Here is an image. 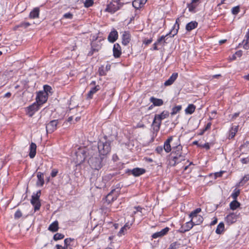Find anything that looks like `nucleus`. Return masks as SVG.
<instances>
[{
	"mask_svg": "<svg viewBox=\"0 0 249 249\" xmlns=\"http://www.w3.org/2000/svg\"><path fill=\"white\" fill-rule=\"evenodd\" d=\"M172 149L174 156L171 163L173 166L185 160L186 154L182 152V146L180 144L179 139L173 136L169 137L164 142V150L166 153H169Z\"/></svg>",
	"mask_w": 249,
	"mask_h": 249,
	"instance_id": "f257e3e1",
	"label": "nucleus"
},
{
	"mask_svg": "<svg viewBox=\"0 0 249 249\" xmlns=\"http://www.w3.org/2000/svg\"><path fill=\"white\" fill-rule=\"evenodd\" d=\"M102 158L100 155H94L89 158L88 162L91 167L94 170H99L102 166Z\"/></svg>",
	"mask_w": 249,
	"mask_h": 249,
	"instance_id": "f03ea898",
	"label": "nucleus"
},
{
	"mask_svg": "<svg viewBox=\"0 0 249 249\" xmlns=\"http://www.w3.org/2000/svg\"><path fill=\"white\" fill-rule=\"evenodd\" d=\"M201 211V209L200 208H197L190 214L189 216L191 218V222L193 223L194 224L199 225L202 222L203 217L198 214Z\"/></svg>",
	"mask_w": 249,
	"mask_h": 249,
	"instance_id": "7ed1b4c3",
	"label": "nucleus"
},
{
	"mask_svg": "<svg viewBox=\"0 0 249 249\" xmlns=\"http://www.w3.org/2000/svg\"><path fill=\"white\" fill-rule=\"evenodd\" d=\"M98 149L100 154L102 155H107L110 151V144L107 142H104L100 141L98 143Z\"/></svg>",
	"mask_w": 249,
	"mask_h": 249,
	"instance_id": "20e7f679",
	"label": "nucleus"
},
{
	"mask_svg": "<svg viewBox=\"0 0 249 249\" xmlns=\"http://www.w3.org/2000/svg\"><path fill=\"white\" fill-rule=\"evenodd\" d=\"M89 153H92V150H89L85 147L79 149L76 153L77 160L79 162L84 161Z\"/></svg>",
	"mask_w": 249,
	"mask_h": 249,
	"instance_id": "39448f33",
	"label": "nucleus"
},
{
	"mask_svg": "<svg viewBox=\"0 0 249 249\" xmlns=\"http://www.w3.org/2000/svg\"><path fill=\"white\" fill-rule=\"evenodd\" d=\"M40 191H38L36 192L35 195H33L32 196L31 202L32 204L34 206L35 211L38 210L41 206V203L39 201V197L40 196Z\"/></svg>",
	"mask_w": 249,
	"mask_h": 249,
	"instance_id": "423d86ee",
	"label": "nucleus"
},
{
	"mask_svg": "<svg viewBox=\"0 0 249 249\" xmlns=\"http://www.w3.org/2000/svg\"><path fill=\"white\" fill-rule=\"evenodd\" d=\"M48 97V93H46L45 91H40L37 93L36 97V103L41 106L47 101Z\"/></svg>",
	"mask_w": 249,
	"mask_h": 249,
	"instance_id": "0eeeda50",
	"label": "nucleus"
},
{
	"mask_svg": "<svg viewBox=\"0 0 249 249\" xmlns=\"http://www.w3.org/2000/svg\"><path fill=\"white\" fill-rule=\"evenodd\" d=\"M239 217L240 213H231L225 217V221L228 225H231L235 223Z\"/></svg>",
	"mask_w": 249,
	"mask_h": 249,
	"instance_id": "6e6552de",
	"label": "nucleus"
},
{
	"mask_svg": "<svg viewBox=\"0 0 249 249\" xmlns=\"http://www.w3.org/2000/svg\"><path fill=\"white\" fill-rule=\"evenodd\" d=\"M119 195V190L118 189H113L106 196V201L108 203H110L116 200Z\"/></svg>",
	"mask_w": 249,
	"mask_h": 249,
	"instance_id": "1a4fd4ad",
	"label": "nucleus"
},
{
	"mask_svg": "<svg viewBox=\"0 0 249 249\" xmlns=\"http://www.w3.org/2000/svg\"><path fill=\"white\" fill-rule=\"evenodd\" d=\"M120 5L117 1L110 2L107 5L106 11L113 13L120 9Z\"/></svg>",
	"mask_w": 249,
	"mask_h": 249,
	"instance_id": "9d476101",
	"label": "nucleus"
},
{
	"mask_svg": "<svg viewBox=\"0 0 249 249\" xmlns=\"http://www.w3.org/2000/svg\"><path fill=\"white\" fill-rule=\"evenodd\" d=\"M40 106L36 102L33 103L32 105L29 106L27 108L26 111L27 114L30 117H32L35 113L39 109Z\"/></svg>",
	"mask_w": 249,
	"mask_h": 249,
	"instance_id": "9b49d317",
	"label": "nucleus"
},
{
	"mask_svg": "<svg viewBox=\"0 0 249 249\" xmlns=\"http://www.w3.org/2000/svg\"><path fill=\"white\" fill-rule=\"evenodd\" d=\"M58 124L57 120L51 121L46 125V129L47 133H52L56 129V126Z\"/></svg>",
	"mask_w": 249,
	"mask_h": 249,
	"instance_id": "f8f14e48",
	"label": "nucleus"
},
{
	"mask_svg": "<svg viewBox=\"0 0 249 249\" xmlns=\"http://www.w3.org/2000/svg\"><path fill=\"white\" fill-rule=\"evenodd\" d=\"M161 123V120L159 119L156 116H155L154 120L152 123V127L154 131L158 132L160 129V125Z\"/></svg>",
	"mask_w": 249,
	"mask_h": 249,
	"instance_id": "ddd939ff",
	"label": "nucleus"
},
{
	"mask_svg": "<svg viewBox=\"0 0 249 249\" xmlns=\"http://www.w3.org/2000/svg\"><path fill=\"white\" fill-rule=\"evenodd\" d=\"M113 56L115 58H119L122 54L121 48L118 43L114 44L113 48Z\"/></svg>",
	"mask_w": 249,
	"mask_h": 249,
	"instance_id": "4468645a",
	"label": "nucleus"
},
{
	"mask_svg": "<svg viewBox=\"0 0 249 249\" xmlns=\"http://www.w3.org/2000/svg\"><path fill=\"white\" fill-rule=\"evenodd\" d=\"M169 228L168 227H166L164 229H162L160 231H158L153 234L152 237L154 239L162 237L164 235L166 234L169 231Z\"/></svg>",
	"mask_w": 249,
	"mask_h": 249,
	"instance_id": "2eb2a0df",
	"label": "nucleus"
},
{
	"mask_svg": "<svg viewBox=\"0 0 249 249\" xmlns=\"http://www.w3.org/2000/svg\"><path fill=\"white\" fill-rule=\"evenodd\" d=\"M131 36L129 32L125 31L123 34L122 43L124 45H127L130 41Z\"/></svg>",
	"mask_w": 249,
	"mask_h": 249,
	"instance_id": "dca6fc26",
	"label": "nucleus"
},
{
	"mask_svg": "<svg viewBox=\"0 0 249 249\" xmlns=\"http://www.w3.org/2000/svg\"><path fill=\"white\" fill-rule=\"evenodd\" d=\"M147 0H134L132 2L133 6L136 9L142 7L146 2Z\"/></svg>",
	"mask_w": 249,
	"mask_h": 249,
	"instance_id": "f3484780",
	"label": "nucleus"
},
{
	"mask_svg": "<svg viewBox=\"0 0 249 249\" xmlns=\"http://www.w3.org/2000/svg\"><path fill=\"white\" fill-rule=\"evenodd\" d=\"M118 38V32L116 30L112 31L108 36V40L110 42H115Z\"/></svg>",
	"mask_w": 249,
	"mask_h": 249,
	"instance_id": "a211bd4d",
	"label": "nucleus"
},
{
	"mask_svg": "<svg viewBox=\"0 0 249 249\" xmlns=\"http://www.w3.org/2000/svg\"><path fill=\"white\" fill-rule=\"evenodd\" d=\"M178 76V73H173L170 78L164 82V86H168L171 85L177 78Z\"/></svg>",
	"mask_w": 249,
	"mask_h": 249,
	"instance_id": "6ab92c4d",
	"label": "nucleus"
},
{
	"mask_svg": "<svg viewBox=\"0 0 249 249\" xmlns=\"http://www.w3.org/2000/svg\"><path fill=\"white\" fill-rule=\"evenodd\" d=\"M179 18H178L176 20V23L174 25L173 28L171 30L169 34L174 36L175 35L177 34L178 30L179 28Z\"/></svg>",
	"mask_w": 249,
	"mask_h": 249,
	"instance_id": "aec40b11",
	"label": "nucleus"
},
{
	"mask_svg": "<svg viewBox=\"0 0 249 249\" xmlns=\"http://www.w3.org/2000/svg\"><path fill=\"white\" fill-rule=\"evenodd\" d=\"M37 181L36 185L38 186H42L44 183V175L42 173L39 172L37 174Z\"/></svg>",
	"mask_w": 249,
	"mask_h": 249,
	"instance_id": "412c9836",
	"label": "nucleus"
},
{
	"mask_svg": "<svg viewBox=\"0 0 249 249\" xmlns=\"http://www.w3.org/2000/svg\"><path fill=\"white\" fill-rule=\"evenodd\" d=\"M36 145L34 143L32 142L30 146V153L29 156L31 158H33L35 157L36 154Z\"/></svg>",
	"mask_w": 249,
	"mask_h": 249,
	"instance_id": "4be33fe9",
	"label": "nucleus"
},
{
	"mask_svg": "<svg viewBox=\"0 0 249 249\" xmlns=\"http://www.w3.org/2000/svg\"><path fill=\"white\" fill-rule=\"evenodd\" d=\"M198 25V23L196 21H191L186 25V29L188 31L191 30L196 28Z\"/></svg>",
	"mask_w": 249,
	"mask_h": 249,
	"instance_id": "5701e85b",
	"label": "nucleus"
},
{
	"mask_svg": "<svg viewBox=\"0 0 249 249\" xmlns=\"http://www.w3.org/2000/svg\"><path fill=\"white\" fill-rule=\"evenodd\" d=\"M39 9L38 7L35 8L30 13L29 17L31 18H36L39 17Z\"/></svg>",
	"mask_w": 249,
	"mask_h": 249,
	"instance_id": "b1692460",
	"label": "nucleus"
},
{
	"mask_svg": "<svg viewBox=\"0 0 249 249\" xmlns=\"http://www.w3.org/2000/svg\"><path fill=\"white\" fill-rule=\"evenodd\" d=\"M145 169H144L143 168H136L133 169L132 170V174L134 176L137 177V176H139L143 174V173H145Z\"/></svg>",
	"mask_w": 249,
	"mask_h": 249,
	"instance_id": "393cba45",
	"label": "nucleus"
},
{
	"mask_svg": "<svg viewBox=\"0 0 249 249\" xmlns=\"http://www.w3.org/2000/svg\"><path fill=\"white\" fill-rule=\"evenodd\" d=\"M150 101L154 106H160L163 105V102L162 99H157L154 97H152L150 99Z\"/></svg>",
	"mask_w": 249,
	"mask_h": 249,
	"instance_id": "a878e982",
	"label": "nucleus"
},
{
	"mask_svg": "<svg viewBox=\"0 0 249 249\" xmlns=\"http://www.w3.org/2000/svg\"><path fill=\"white\" fill-rule=\"evenodd\" d=\"M58 229V222L57 221H54L48 228V230L52 232H55L57 231Z\"/></svg>",
	"mask_w": 249,
	"mask_h": 249,
	"instance_id": "bb28decb",
	"label": "nucleus"
},
{
	"mask_svg": "<svg viewBox=\"0 0 249 249\" xmlns=\"http://www.w3.org/2000/svg\"><path fill=\"white\" fill-rule=\"evenodd\" d=\"M100 89V86L97 85L92 88L90 91L89 92L87 95L88 98L91 99L93 94L96 93L98 90Z\"/></svg>",
	"mask_w": 249,
	"mask_h": 249,
	"instance_id": "cd10ccee",
	"label": "nucleus"
},
{
	"mask_svg": "<svg viewBox=\"0 0 249 249\" xmlns=\"http://www.w3.org/2000/svg\"><path fill=\"white\" fill-rule=\"evenodd\" d=\"M240 206V203L236 200H233L230 204V208L232 210H235Z\"/></svg>",
	"mask_w": 249,
	"mask_h": 249,
	"instance_id": "c85d7f7f",
	"label": "nucleus"
},
{
	"mask_svg": "<svg viewBox=\"0 0 249 249\" xmlns=\"http://www.w3.org/2000/svg\"><path fill=\"white\" fill-rule=\"evenodd\" d=\"M196 109V107L193 104H190L188 107L185 109L186 114H191L194 112Z\"/></svg>",
	"mask_w": 249,
	"mask_h": 249,
	"instance_id": "c756f323",
	"label": "nucleus"
},
{
	"mask_svg": "<svg viewBox=\"0 0 249 249\" xmlns=\"http://www.w3.org/2000/svg\"><path fill=\"white\" fill-rule=\"evenodd\" d=\"M245 38L246 39H244L243 41V43H245L243 47L244 49L248 50L249 49V33H247Z\"/></svg>",
	"mask_w": 249,
	"mask_h": 249,
	"instance_id": "7c9ffc66",
	"label": "nucleus"
},
{
	"mask_svg": "<svg viewBox=\"0 0 249 249\" xmlns=\"http://www.w3.org/2000/svg\"><path fill=\"white\" fill-rule=\"evenodd\" d=\"M198 4L196 3H193V1H191L190 3L187 4V7L188 8L189 11L191 12H195V9L197 6Z\"/></svg>",
	"mask_w": 249,
	"mask_h": 249,
	"instance_id": "2f4dec72",
	"label": "nucleus"
},
{
	"mask_svg": "<svg viewBox=\"0 0 249 249\" xmlns=\"http://www.w3.org/2000/svg\"><path fill=\"white\" fill-rule=\"evenodd\" d=\"M238 126H236L234 127H232L230 131L229 138L232 139L238 131Z\"/></svg>",
	"mask_w": 249,
	"mask_h": 249,
	"instance_id": "473e14b6",
	"label": "nucleus"
},
{
	"mask_svg": "<svg viewBox=\"0 0 249 249\" xmlns=\"http://www.w3.org/2000/svg\"><path fill=\"white\" fill-rule=\"evenodd\" d=\"M169 116V113L167 111H163L160 114H156L155 116L158 118L160 120H162L165 118H167Z\"/></svg>",
	"mask_w": 249,
	"mask_h": 249,
	"instance_id": "72a5a7b5",
	"label": "nucleus"
},
{
	"mask_svg": "<svg viewBox=\"0 0 249 249\" xmlns=\"http://www.w3.org/2000/svg\"><path fill=\"white\" fill-rule=\"evenodd\" d=\"M224 230V224L220 223L217 226L215 232L217 234H221Z\"/></svg>",
	"mask_w": 249,
	"mask_h": 249,
	"instance_id": "f704fd0d",
	"label": "nucleus"
},
{
	"mask_svg": "<svg viewBox=\"0 0 249 249\" xmlns=\"http://www.w3.org/2000/svg\"><path fill=\"white\" fill-rule=\"evenodd\" d=\"M169 35H170L169 33L167 34L166 36H160L156 41L159 44L162 45L163 46L166 42L165 41V37L168 36Z\"/></svg>",
	"mask_w": 249,
	"mask_h": 249,
	"instance_id": "c9c22d12",
	"label": "nucleus"
},
{
	"mask_svg": "<svg viewBox=\"0 0 249 249\" xmlns=\"http://www.w3.org/2000/svg\"><path fill=\"white\" fill-rule=\"evenodd\" d=\"M73 240L71 238H66L64 240V246L63 247L64 249H69V247L70 246V244L71 242Z\"/></svg>",
	"mask_w": 249,
	"mask_h": 249,
	"instance_id": "e433bc0d",
	"label": "nucleus"
},
{
	"mask_svg": "<svg viewBox=\"0 0 249 249\" xmlns=\"http://www.w3.org/2000/svg\"><path fill=\"white\" fill-rule=\"evenodd\" d=\"M181 109V106H178L176 107H174L172 108V112L171 113L172 115H174L176 114H177L178 112H179Z\"/></svg>",
	"mask_w": 249,
	"mask_h": 249,
	"instance_id": "4c0bfd02",
	"label": "nucleus"
},
{
	"mask_svg": "<svg viewBox=\"0 0 249 249\" xmlns=\"http://www.w3.org/2000/svg\"><path fill=\"white\" fill-rule=\"evenodd\" d=\"M240 190L239 189H235L233 192L232 193V194H231V197L234 199V200H236L237 199V196L239 195L240 194Z\"/></svg>",
	"mask_w": 249,
	"mask_h": 249,
	"instance_id": "58836bf2",
	"label": "nucleus"
},
{
	"mask_svg": "<svg viewBox=\"0 0 249 249\" xmlns=\"http://www.w3.org/2000/svg\"><path fill=\"white\" fill-rule=\"evenodd\" d=\"M64 235L60 233H56L53 236V239L55 241L62 239L64 238Z\"/></svg>",
	"mask_w": 249,
	"mask_h": 249,
	"instance_id": "ea45409f",
	"label": "nucleus"
},
{
	"mask_svg": "<svg viewBox=\"0 0 249 249\" xmlns=\"http://www.w3.org/2000/svg\"><path fill=\"white\" fill-rule=\"evenodd\" d=\"M195 225V224H194V223L191 222V221L188 222H187L186 223V226H185L186 228L184 230V231H189L190 229H191L193 228V227Z\"/></svg>",
	"mask_w": 249,
	"mask_h": 249,
	"instance_id": "a19ab883",
	"label": "nucleus"
},
{
	"mask_svg": "<svg viewBox=\"0 0 249 249\" xmlns=\"http://www.w3.org/2000/svg\"><path fill=\"white\" fill-rule=\"evenodd\" d=\"M93 0H86L84 3V6L87 8L89 7L93 4Z\"/></svg>",
	"mask_w": 249,
	"mask_h": 249,
	"instance_id": "79ce46f5",
	"label": "nucleus"
},
{
	"mask_svg": "<svg viewBox=\"0 0 249 249\" xmlns=\"http://www.w3.org/2000/svg\"><path fill=\"white\" fill-rule=\"evenodd\" d=\"M249 180V174L245 175L243 177L242 179L241 180V181L239 183L243 185Z\"/></svg>",
	"mask_w": 249,
	"mask_h": 249,
	"instance_id": "37998d69",
	"label": "nucleus"
},
{
	"mask_svg": "<svg viewBox=\"0 0 249 249\" xmlns=\"http://www.w3.org/2000/svg\"><path fill=\"white\" fill-rule=\"evenodd\" d=\"M239 6H237L232 8L231 12L233 15H236L239 12Z\"/></svg>",
	"mask_w": 249,
	"mask_h": 249,
	"instance_id": "c03bdc74",
	"label": "nucleus"
},
{
	"mask_svg": "<svg viewBox=\"0 0 249 249\" xmlns=\"http://www.w3.org/2000/svg\"><path fill=\"white\" fill-rule=\"evenodd\" d=\"M52 90V88L48 85H45L44 86V90L42 91H45L46 93H48L49 92L51 93Z\"/></svg>",
	"mask_w": 249,
	"mask_h": 249,
	"instance_id": "a18cd8bd",
	"label": "nucleus"
},
{
	"mask_svg": "<svg viewBox=\"0 0 249 249\" xmlns=\"http://www.w3.org/2000/svg\"><path fill=\"white\" fill-rule=\"evenodd\" d=\"M179 245L178 243L175 242L172 243L168 249H175Z\"/></svg>",
	"mask_w": 249,
	"mask_h": 249,
	"instance_id": "49530a36",
	"label": "nucleus"
},
{
	"mask_svg": "<svg viewBox=\"0 0 249 249\" xmlns=\"http://www.w3.org/2000/svg\"><path fill=\"white\" fill-rule=\"evenodd\" d=\"M225 172L224 171H221L219 172H216L214 174V178H216L218 177H222L223 174Z\"/></svg>",
	"mask_w": 249,
	"mask_h": 249,
	"instance_id": "de8ad7c7",
	"label": "nucleus"
},
{
	"mask_svg": "<svg viewBox=\"0 0 249 249\" xmlns=\"http://www.w3.org/2000/svg\"><path fill=\"white\" fill-rule=\"evenodd\" d=\"M65 18L71 19L73 18V15L71 13H67L63 15Z\"/></svg>",
	"mask_w": 249,
	"mask_h": 249,
	"instance_id": "09e8293b",
	"label": "nucleus"
},
{
	"mask_svg": "<svg viewBox=\"0 0 249 249\" xmlns=\"http://www.w3.org/2000/svg\"><path fill=\"white\" fill-rule=\"evenodd\" d=\"M125 227H123L121 228V230L119 231L118 235L119 236H121L122 235H124V234L125 231H126Z\"/></svg>",
	"mask_w": 249,
	"mask_h": 249,
	"instance_id": "8fccbe9b",
	"label": "nucleus"
},
{
	"mask_svg": "<svg viewBox=\"0 0 249 249\" xmlns=\"http://www.w3.org/2000/svg\"><path fill=\"white\" fill-rule=\"evenodd\" d=\"M164 149V147L163 148L162 146H158L156 149V151L158 154H161V153L163 152V149Z\"/></svg>",
	"mask_w": 249,
	"mask_h": 249,
	"instance_id": "3c124183",
	"label": "nucleus"
},
{
	"mask_svg": "<svg viewBox=\"0 0 249 249\" xmlns=\"http://www.w3.org/2000/svg\"><path fill=\"white\" fill-rule=\"evenodd\" d=\"M58 173V170L55 169H53L51 172V176L53 178L55 177Z\"/></svg>",
	"mask_w": 249,
	"mask_h": 249,
	"instance_id": "603ef678",
	"label": "nucleus"
},
{
	"mask_svg": "<svg viewBox=\"0 0 249 249\" xmlns=\"http://www.w3.org/2000/svg\"><path fill=\"white\" fill-rule=\"evenodd\" d=\"M152 38H150L149 39H145L143 41V43L144 44H145V45H148L149 44H150L152 42Z\"/></svg>",
	"mask_w": 249,
	"mask_h": 249,
	"instance_id": "864d4df0",
	"label": "nucleus"
},
{
	"mask_svg": "<svg viewBox=\"0 0 249 249\" xmlns=\"http://www.w3.org/2000/svg\"><path fill=\"white\" fill-rule=\"evenodd\" d=\"M211 124H211V123H208L207 124V125H206V127H205V129H204L203 130V131L201 133V134H202L204 133V132L205 131H206V130H208V129H210V127H211Z\"/></svg>",
	"mask_w": 249,
	"mask_h": 249,
	"instance_id": "5fc2aeb1",
	"label": "nucleus"
},
{
	"mask_svg": "<svg viewBox=\"0 0 249 249\" xmlns=\"http://www.w3.org/2000/svg\"><path fill=\"white\" fill-rule=\"evenodd\" d=\"M69 4L70 5H73L75 4L77 2L79 1V0H67Z\"/></svg>",
	"mask_w": 249,
	"mask_h": 249,
	"instance_id": "6e6d98bb",
	"label": "nucleus"
},
{
	"mask_svg": "<svg viewBox=\"0 0 249 249\" xmlns=\"http://www.w3.org/2000/svg\"><path fill=\"white\" fill-rule=\"evenodd\" d=\"M241 161L243 164H247L249 162V159L248 158H243L241 159Z\"/></svg>",
	"mask_w": 249,
	"mask_h": 249,
	"instance_id": "4d7b16f0",
	"label": "nucleus"
},
{
	"mask_svg": "<svg viewBox=\"0 0 249 249\" xmlns=\"http://www.w3.org/2000/svg\"><path fill=\"white\" fill-rule=\"evenodd\" d=\"M247 147L249 149V142H246L245 143H244L243 144H242L241 146H240V149H241L243 147Z\"/></svg>",
	"mask_w": 249,
	"mask_h": 249,
	"instance_id": "13d9d810",
	"label": "nucleus"
},
{
	"mask_svg": "<svg viewBox=\"0 0 249 249\" xmlns=\"http://www.w3.org/2000/svg\"><path fill=\"white\" fill-rule=\"evenodd\" d=\"M202 147L206 148L207 150H208L210 149V145L209 143H204L202 146Z\"/></svg>",
	"mask_w": 249,
	"mask_h": 249,
	"instance_id": "bf43d9fd",
	"label": "nucleus"
},
{
	"mask_svg": "<svg viewBox=\"0 0 249 249\" xmlns=\"http://www.w3.org/2000/svg\"><path fill=\"white\" fill-rule=\"evenodd\" d=\"M30 25V24L29 22H25V23H22L20 26H23V27H24L25 28H27Z\"/></svg>",
	"mask_w": 249,
	"mask_h": 249,
	"instance_id": "052dcab7",
	"label": "nucleus"
},
{
	"mask_svg": "<svg viewBox=\"0 0 249 249\" xmlns=\"http://www.w3.org/2000/svg\"><path fill=\"white\" fill-rule=\"evenodd\" d=\"M131 224H129L128 223H126L124 226V227H125V231H127V229H129L130 227V225Z\"/></svg>",
	"mask_w": 249,
	"mask_h": 249,
	"instance_id": "680f3d73",
	"label": "nucleus"
},
{
	"mask_svg": "<svg viewBox=\"0 0 249 249\" xmlns=\"http://www.w3.org/2000/svg\"><path fill=\"white\" fill-rule=\"evenodd\" d=\"M235 54L237 55L238 57H240L242 54V52L241 51H238L236 52Z\"/></svg>",
	"mask_w": 249,
	"mask_h": 249,
	"instance_id": "e2e57ef3",
	"label": "nucleus"
},
{
	"mask_svg": "<svg viewBox=\"0 0 249 249\" xmlns=\"http://www.w3.org/2000/svg\"><path fill=\"white\" fill-rule=\"evenodd\" d=\"M158 45H159V44L157 42H156L153 44V50H158V47H157Z\"/></svg>",
	"mask_w": 249,
	"mask_h": 249,
	"instance_id": "0e129e2a",
	"label": "nucleus"
},
{
	"mask_svg": "<svg viewBox=\"0 0 249 249\" xmlns=\"http://www.w3.org/2000/svg\"><path fill=\"white\" fill-rule=\"evenodd\" d=\"M22 215V214L20 212L17 211V217H20Z\"/></svg>",
	"mask_w": 249,
	"mask_h": 249,
	"instance_id": "69168bd1",
	"label": "nucleus"
},
{
	"mask_svg": "<svg viewBox=\"0 0 249 249\" xmlns=\"http://www.w3.org/2000/svg\"><path fill=\"white\" fill-rule=\"evenodd\" d=\"M99 74H100V75H104L105 73H104V71L103 69L101 70V69L100 68L99 70Z\"/></svg>",
	"mask_w": 249,
	"mask_h": 249,
	"instance_id": "338daca9",
	"label": "nucleus"
},
{
	"mask_svg": "<svg viewBox=\"0 0 249 249\" xmlns=\"http://www.w3.org/2000/svg\"><path fill=\"white\" fill-rule=\"evenodd\" d=\"M56 248L57 249H64L62 247V246L59 245H56Z\"/></svg>",
	"mask_w": 249,
	"mask_h": 249,
	"instance_id": "774afa93",
	"label": "nucleus"
}]
</instances>
